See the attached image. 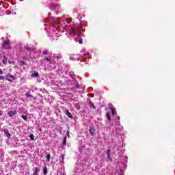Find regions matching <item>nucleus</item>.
Here are the masks:
<instances>
[{
    "label": "nucleus",
    "instance_id": "nucleus-26",
    "mask_svg": "<svg viewBox=\"0 0 175 175\" xmlns=\"http://www.w3.org/2000/svg\"><path fill=\"white\" fill-rule=\"evenodd\" d=\"M111 111L112 113V116H114V109H111Z\"/></svg>",
    "mask_w": 175,
    "mask_h": 175
},
{
    "label": "nucleus",
    "instance_id": "nucleus-36",
    "mask_svg": "<svg viewBox=\"0 0 175 175\" xmlns=\"http://www.w3.org/2000/svg\"><path fill=\"white\" fill-rule=\"evenodd\" d=\"M46 31H48V29H46Z\"/></svg>",
    "mask_w": 175,
    "mask_h": 175
},
{
    "label": "nucleus",
    "instance_id": "nucleus-18",
    "mask_svg": "<svg viewBox=\"0 0 175 175\" xmlns=\"http://www.w3.org/2000/svg\"><path fill=\"white\" fill-rule=\"evenodd\" d=\"M107 118L109 120V122L111 121V118H110V115L109 113H107Z\"/></svg>",
    "mask_w": 175,
    "mask_h": 175
},
{
    "label": "nucleus",
    "instance_id": "nucleus-38",
    "mask_svg": "<svg viewBox=\"0 0 175 175\" xmlns=\"http://www.w3.org/2000/svg\"><path fill=\"white\" fill-rule=\"evenodd\" d=\"M62 175H64V174H62Z\"/></svg>",
    "mask_w": 175,
    "mask_h": 175
},
{
    "label": "nucleus",
    "instance_id": "nucleus-33",
    "mask_svg": "<svg viewBox=\"0 0 175 175\" xmlns=\"http://www.w3.org/2000/svg\"><path fill=\"white\" fill-rule=\"evenodd\" d=\"M0 116H2V111H0Z\"/></svg>",
    "mask_w": 175,
    "mask_h": 175
},
{
    "label": "nucleus",
    "instance_id": "nucleus-32",
    "mask_svg": "<svg viewBox=\"0 0 175 175\" xmlns=\"http://www.w3.org/2000/svg\"><path fill=\"white\" fill-rule=\"evenodd\" d=\"M117 119H118V120H120V116H118V117H117Z\"/></svg>",
    "mask_w": 175,
    "mask_h": 175
},
{
    "label": "nucleus",
    "instance_id": "nucleus-2",
    "mask_svg": "<svg viewBox=\"0 0 175 175\" xmlns=\"http://www.w3.org/2000/svg\"><path fill=\"white\" fill-rule=\"evenodd\" d=\"M55 59H61V56L45 57L42 62L45 66L49 70L55 69Z\"/></svg>",
    "mask_w": 175,
    "mask_h": 175
},
{
    "label": "nucleus",
    "instance_id": "nucleus-22",
    "mask_svg": "<svg viewBox=\"0 0 175 175\" xmlns=\"http://www.w3.org/2000/svg\"><path fill=\"white\" fill-rule=\"evenodd\" d=\"M30 139L31 140H34L35 137L33 134L30 135Z\"/></svg>",
    "mask_w": 175,
    "mask_h": 175
},
{
    "label": "nucleus",
    "instance_id": "nucleus-16",
    "mask_svg": "<svg viewBox=\"0 0 175 175\" xmlns=\"http://www.w3.org/2000/svg\"><path fill=\"white\" fill-rule=\"evenodd\" d=\"M48 53H49V51L47 50H44V51H42L43 55H47Z\"/></svg>",
    "mask_w": 175,
    "mask_h": 175
},
{
    "label": "nucleus",
    "instance_id": "nucleus-9",
    "mask_svg": "<svg viewBox=\"0 0 175 175\" xmlns=\"http://www.w3.org/2000/svg\"><path fill=\"white\" fill-rule=\"evenodd\" d=\"M4 133L6 135L7 137L10 138V133H9V130H4Z\"/></svg>",
    "mask_w": 175,
    "mask_h": 175
},
{
    "label": "nucleus",
    "instance_id": "nucleus-19",
    "mask_svg": "<svg viewBox=\"0 0 175 175\" xmlns=\"http://www.w3.org/2000/svg\"><path fill=\"white\" fill-rule=\"evenodd\" d=\"M44 174H47V167H44Z\"/></svg>",
    "mask_w": 175,
    "mask_h": 175
},
{
    "label": "nucleus",
    "instance_id": "nucleus-7",
    "mask_svg": "<svg viewBox=\"0 0 175 175\" xmlns=\"http://www.w3.org/2000/svg\"><path fill=\"white\" fill-rule=\"evenodd\" d=\"M81 57L83 62H85V59H87V58H88V55H87L86 53H83L81 55Z\"/></svg>",
    "mask_w": 175,
    "mask_h": 175
},
{
    "label": "nucleus",
    "instance_id": "nucleus-20",
    "mask_svg": "<svg viewBox=\"0 0 175 175\" xmlns=\"http://www.w3.org/2000/svg\"><path fill=\"white\" fill-rule=\"evenodd\" d=\"M27 98H32V95L29 94V93H26Z\"/></svg>",
    "mask_w": 175,
    "mask_h": 175
},
{
    "label": "nucleus",
    "instance_id": "nucleus-37",
    "mask_svg": "<svg viewBox=\"0 0 175 175\" xmlns=\"http://www.w3.org/2000/svg\"><path fill=\"white\" fill-rule=\"evenodd\" d=\"M20 1H23V0H20Z\"/></svg>",
    "mask_w": 175,
    "mask_h": 175
},
{
    "label": "nucleus",
    "instance_id": "nucleus-29",
    "mask_svg": "<svg viewBox=\"0 0 175 175\" xmlns=\"http://www.w3.org/2000/svg\"><path fill=\"white\" fill-rule=\"evenodd\" d=\"M109 108L110 109V110H111V109H113V105H109Z\"/></svg>",
    "mask_w": 175,
    "mask_h": 175
},
{
    "label": "nucleus",
    "instance_id": "nucleus-23",
    "mask_svg": "<svg viewBox=\"0 0 175 175\" xmlns=\"http://www.w3.org/2000/svg\"><path fill=\"white\" fill-rule=\"evenodd\" d=\"M46 159H47L48 161H50V154H47V155H46Z\"/></svg>",
    "mask_w": 175,
    "mask_h": 175
},
{
    "label": "nucleus",
    "instance_id": "nucleus-12",
    "mask_svg": "<svg viewBox=\"0 0 175 175\" xmlns=\"http://www.w3.org/2000/svg\"><path fill=\"white\" fill-rule=\"evenodd\" d=\"M65 113L69 117V118H72V114L70 113V112H69V111H66Z\"/></svg>",
    "mask_w": 175,
    "mask_h": 175
},
{
    "label": "nucleus",
    "instance_id": "nucleus-28",
    "mask_svg": "<svg viewBox=\"0 0 175 175\" xmlns=\"http://www.w3.org/2000/svg\"><path fill=\"white\" fill-rule=\"evenodd\" d=\"M0 75H3V71H2V69L0 68Z\"/></svg>",
    "mask_w": 175,
    "mask_h": 175
},
{
    "label": "nucleus",
    "instance_id": "nucleus-15",
    "mask_svg": "<svg viewBox=\"0 0 175 175\" xmlns=\"http://www.w3.org/2000/svg\"><path fill=\"white\" fill-rule=\"evenodd\" d=\"M63 146H66V137H65L64 138V140H63Z\"/></svg>",
    "mask_w": 175,
    "mask_h": 175
},
{
    "label": "nucleus",
    "instance_id": "nucleus-4",
    "mask_svg": "<svg viewBox=\"0 0 175 175\" xmlns=\"http://www.w3.org/2000/svg\"><path fill=\"white\" fill-rule=\"evenodd\" d=\"M79 59H80V55L79 54H77V55L72 54L70 55V59L71 61H79Z\"/></svg>",
    "mask_w": 175,
    "mask_h": 175
},
{
    "label": "nucleus",
    "instance_id": "nucleus-8",
    "mask_svg": "<svg viewBox=\"0 0 175 175\" xmlns=\"http://www.w3.org/2000/svg\"><path fill=\"white\" fill-rule=\"evenodd\" d=\"M8 115L10 116V117H14V116H16V111H9Z\"/></svg>",
    "mask_w": 175,
    "mask_h": 175
},
{
    "label": "nucleus",
    "instance_id": "nucleus-11",
    "mask_svg": "<svg viewBox=\"0 0 175 175\" xmlns=\"http://www.w3.org/2000/svg\"><path fill=\"white\" fill-rule=\"evenodd\" d=\"M39 168H38V167H34V170H33V174H34V175H38V172H39Z\"/></svg>",
    "mask_w": 175,
    "mask_h": 175
},
{
    "label": "nucleus",
    "instance_id": "nucleus-14",
    "mask_svg": "<svg viewBox=\"0 0 175 175\" xmlns=\"http://www.w3.org/2000/svg\"><path fill=\"white\" fill-rule=\"evenodd\" d=\"M22 118L24 120V121H28V118L27 116L23 115Z\"/></svg>",
    "mask_w": 175,
    "mask_h": 175
},
{
    "label": "nucleus",
    "instance_id": "nucleus-27",
    "mask_svg": "<svg viewBox=\"0 0 175 175\" xmlns=\"http://www.w3.org/2000/svg\"><path fill=\"white\" fill-rule=\"evenodd\" d=\"M3 79H5V77H3V76H0V80H3Z\"/></svg>",
    "mask_w": 175,
    "mask_h": 175
},
{
    "label": "nucleus",
    "instance_id": "nucleus-31",
    "mask_svg": "<svg viewBox=\"0 0 175 175\" xmlns=\"http://www.w3.org/2000/svg\"><path fill=\"white\" fill-rule=\"evenodd\" d=\"M67 136L69 137V131L67 132Z\"/></svg>",
    "mask_w": 175,
    "mask_h": 175
},
{
    "label": "nucleus",
    "instance_id": "nucleus-3",
    "mask_svg": "<svg viewBox=\"0 0 175 175\" xmlns=\"http://www.w3.org/2000/svg\"><path fill=\"white\" fill-rule=\"evenodd\" d=\"M2 48L5 50H10V49H12V46H10V42H9V40L3 41L2 44Z\"/></svg>",
    "mask_w": 175,
    "mask_h": 175
},
{
    "label": "nucleus",
    "instance_id": "nucleus-10",
    "mask_svg": "<svg viewBox=\"0 0 175 175\" xmlns=\"http://www.w3.org/2000/svg\"><path fill=\"white\" fill-rule=\"evenodd\" d=\"M89 131L92 136H94L95 135V129H94V128L90 129Z\"/></svg>",
    "mask_w": 175,
    "mask_h": 175
},
{
    "label": "nucleus",
    "instance_id": "nucleus-35",
    "mask_svg": "<svg viewBox=\"0 0 175 175\" xmlns=\"http://www.w3.org/2000/svg\"><path fill=\"white\" fill-rule=\"evenodd\" d=\"M118 125H120V122H118Z\"/></svg>",
    "mask_w": 175,
    "mask_h": 175
},
{
    "label": "nucleus",
    "instance_id": "nucleus-21",
    "mask_svg": "<svg viewBox=\"0 0 175 175\" xmlns=\"http://www.w3.org/2000/svg\"><path fill=\"white\" fill-rule=\"evenodd\" d=\"M66 85H70V84H72L71 81H68L65 83Z\"/></svg>",
    "mask_w": 175,
    "mask_h": 175
},
{
    "label": "nucleus",
    "instance_id": "nucleus-30",
    "mask_svg": "<svg viewBox=\"0 0 175 175\" xmlns=\"http://www.w3.org/2000/svg\"><path fill=\"white\" fill-rule=\"evenodd\" d=\"M3 64H6V60L3 59Z\"/></svg>",
    "mask_w": 175,
    "mask_h": 175
},
{
    "label": "nucleus",
    "instance_id": "nucleus-39",
    "mask_svg": "<svg viewBox=\"0 0 175 175\" xmlns=\"http://www.w3.org/2000/svg\"><path fill=\"white\" fill-rule=\"evenodd\" d=\"M33 175H34V174H33Z\"/></svg>",
    "mask_w": 175,
    "mask_h": 175
},
{
    "label": "nucleus",
    "instance_id": "nucleus-24",
    "mask_svg": "<svg viewBox=\"0 0 175 175\" xmlns=\"http://www.w3.org/2000/svg\"><path fill=\"white\" fill-rule=\"evenodd\" d=\"M79 43L80 44H81L83 43V40L79 39Z\"/></svg>",
    "mask_w": 175,
    "mask_h": 175
},
{
    "label": "nucleus",
    "instance_id": "nucleus-5",
    "mask_svg": "<svg viewBox=\"0 0 175 175\" xmlns=\"http://www.w3.org/2000/svg\"><path fill=\"white\" fill-rule=\"evenodd\" d=\"M5 80L13 83V81H14V77L13 75H11L10 73H8L5 76Z\"/></svg>",
    "mask_w": 175,
    "mask_h": 175
},
{
    "label": "nucleus",
    "instance_id": "nucleus-17",
    "mask_svg": "<svg viewBox=\"0 0 175 175\" xmlns=\"http://www.w3.org/2000/svg\"><path fill=\"white\" fill-rule=\"evenodd\" d=\"M69 73H70V77H71L72 79H75V74H73V72H69Z\"/></svg>",
    "mask_w": 175,
    "mask_h": 175
},
{
    "label": "nucleus",
    "instance_id": "nucleus-6",
    "mask_svg": "<svg viewBox=\"0 0 175 175\" xmlns=\"http://www.w3.org/2000/svg\"><path fill=\"white\" fill-rule=\"evenodd\" d=\"M50 9H53V10H58L59 9V5L58 4L55 3H51Z\"/></svg>",
    "mask_w": 175,
    "mask_h": 175
},
{
    "label": "nucleus",
    "instance_id": "nucleus-13",
    "mask_svg": "<svg viewBox=\"0 0 175 175\" xmlns=\"http://www.w3.org/2000/svg\"><path fill=\"white\" fill-rule=\"evenodd\" d=\"M32 77H39V73L38 72H33L32 75H31Z\"/></svg>",
    "mask_w": 175,
    "mask_h": 175
},
{
    "label": "nucleus",
    "instance_id": "nucleus-1",
    "mask_svg": "<svg viewBox=\"0 0 175 175\" xmlns=\"http://www.w3.org/2000/svg\"><path fill=\"white\" fill-rule=\"evenodd\" d=\"M48 23L50 24L49 29V36L52 38L53 40H55L57 38L61 36L59 33H65L66 36H69L70 33L76 35L78 38L81 36L82 32H85V29L83 27H87V22L81 21L79 25H76L72 21V18L63 17L55 20L49 19Z\"/></svg>",
    "mask_w": 175,
    "mask_h": 175
},
{
    "label": "nucleus",
    "instance_id": "nucleus-34",
    "mask_svg": "<svg viewBox=\"0 0 175 175\" xmlns=\"http://www.w3.org/2000/svg\"><path fill=\"white\" fill-rule=\"evenodd\" d=\"M93 109H95V106L92 105Z\"/></svg>",
    "mask_w": 175,
    "mask_h": 175
},
{
    "label": "nucleus",
    "instance_id": "nucleus-25",
    "mask_svg": "<svg viewBox=\"0 0 175 175\" xmlns=\"http://www.w3.org/2000/svg\"><path fill=\"white\" fill-rule=\"evenodd\" d=\"M27 51H31V50H33V49H30L29 47L27 48Z\"/></svg>",
    "mask_w": 175,
    "mask_h": 175
}]
</instances>
